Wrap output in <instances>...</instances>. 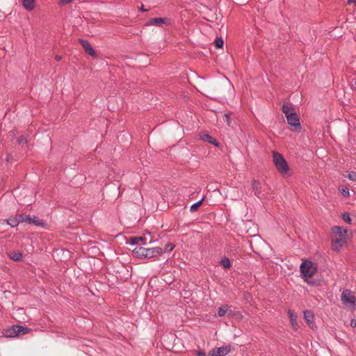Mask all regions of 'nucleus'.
Instances as JSON below:
<instances>
[{"instance_id": "1", "label": "nucleus", "mask_w": 356, "mask_h": 356, "mask_svg": "<svg viewBox=\"0 0 356 356\" xmlns=\"http://www.w3.org/2000/svg\"><path fill=\"white\" fill-rule=\"evenodd\" d=\"M163 250L159 247L144 248L136 247L132 250V254L134 257L138 259H152L161 256Z\"/></svg>"}, {"instance_id": "2", "label": "nucleus", "mask_w": 356, "mask_h": 356, "mask_svg": "<svg viewBox=\"0 0 356 356\" xmlns=\"http://www.w3.org/2000/svg\"><path fill=\"white\" fill-rule=\"evenodd\" d=\"M333 236H332V250L339 251L346 243L347 229L339 226H334L332 229Z\"/></svg>"}, {"instance_id": "3", "label": "nucleus", "mask_w": 356, "mask_h": 356, "mask_svg": "<svg viewBox=\"0 0 356 356\" xmlns=\"http://www.w3.org/2000/svg\"><path fill=\"white\" fill-rule=\"evenodd\" d=\"M300 270L303 279L307 282V279L312 277L317 272V266L311 261L305 260L301 264Z\"/></svg>"}, {"instance_id": "4", "label": "nucleus", "mask_w": 356, "mask_h": 356, "mask_svg": "<svg viewBox=\"0 0 356 356\" xmlns=\"http://www.w3.org/2000/svg\"><path fill=\"white\" fill-rule=\"evenodd\" d=\"M273 161L279 172L281 174H287L289 170V165L284 156L278 152H273Z\"/></svg>"}, {"instance_id": "5", "label": "nucleus", "mask_w": 356, "mask_h": 356, "mask_svg": "<svg viewBox=\"0 0 356 356\" xmlns=\"http://www.w3.org/2000/svg\"><path fill=\"white\" fill-rule=\"evenodd\" d=\"M30 331L31 329L29 327L20 325H14L11 329L6 330V335L8 337H15L27 334Z\"/></svg>"}, {"instance_id": "6", "label": "nucleus", "mask_w": 356, "mask_h": 356, "mask_svg": "<svg viewBox=\"0 0 356 356\" xmlns=\"http://www.w3.org/2000/svg\"><path fill=\"white\" fill-rule=\"evenodd\" d=\"M19 220H22V222H26L27 224H33L37 226L44 227V222L39 219L36 216H33V218L30 217L29 215L25 213L20 214Z\"/></svg>"}, {"instance_id": "7", "label": "nucleus", "mask_w": 356, "mask_h": 356, "mask_svg": "<svg viewBox=\"0 0 356 356\" xmlns=\"http://www.w3.org/2000/svg\"><path fill=\"white\" fill-rule=\"evenodd\" d=\"M286 120L289 124H290L293 131H300L301 129V124L300 123V118L296 113H290L286 117Z\"/></svg>"}, {"instance_id": "8", "label": "nucleus", "mask_w": 356, "mask_h": 356, "mask_svg": "<svg viewBox=\"0 0 356 356\" xmlns=\"http://www.w3.org/2000/svg\"><path fill=\"white\" fill-rule=\"evenodd\" d=\"M252 188L255 196L259 199L266 198V194L263 193L261 184L257 180H252Z\"/></svg>"}, {"instance_id": "9", "label": "nucleus", "mask_w": 356, "mask_h": 356, "mask_svg": "<svg viewBox=\"0 0 356 356\" xmlns=\"http://www.w3.org/2000/svg\"><path fill=\"white\" fill-rule=\"evenodd\" d=\"M78 42L82 46V47L84 49L85 51L88 55H90L92 57L97 56L96 51L92 47V46L88 40L79 38V39H78Z\"/></svg>"}, {"instance_id": "10", "label": "nucleus", "mask_w": 356, "mask_h": 356, "mask_svg": "<svg viewBox=\"0 0 356 356\" xmlns=\"http://www.w3.org/2000/svg\"><path fill=\"white\" fill-rule=\"evenodd\" d=\"M355 297L352 295L350 290L346 289L341 293V300L344 304L350 303L351 305H355Z\"/></svg>"}, {"instance_id": "11", "label": "nucleus", "mask_w": 356, "mask_h": 356, "mask_svg": "<svg viewBox=\"0 0 356 356\" xmlns=\"http://www.w3.org/2000/svg\"><path fill=\"white\" fill-rule=\"evenodd\" d=\"M149 25L158 26H160L161 24H164L165 25H170L171 24V19L168 17H155L151 18L149 20Z\"/></svg>"}, {"instance_id": "12", "label": "nucleus", "mask_w": 356, "mask_h": 356, "mask_svg": "<svg viewBox=\"0 0 356 356\" xmlns=\"http://www.w3.org/2000/svg\"><path fill=\"white\" fill-rule=\"evenodd\" d=\"M200 138L205 142H207L210 144L213 145L216 147L219 146V143L211 136H210L207 132L202 131L199 134Z\"/></svg>"}, {"instance_id": "13", "label": "nucleus", "mask_w": 356, "mask_h": 356, "mask_svg": "<svg viewBox=\"0 0 356 356\" xmlns=\"http://www.w3.org/2000/svg\"><path fill=\"white\" fill-rule=\"evenodd\" d=\"M304 318L307 323V325L311 327L312 329H314V314L312 312L306 310L304 312Z\"/></svg>"}, {"instance_id": "14", "label": "nucleus", "mask_w": 356, "mask_h": 356, "mask_svg": "<svg viewBox=\"0 0 356 356\" xmlns=\"http://www.w3.org/2000/svg\"><path fill=\"white\" fill-rule=\"evenodd\" d=\"M19 217L20 214H17L14 218H10L7 220H4L3 222H6L11 227H15L17 226L19 222H22V220H19Z\"/></svg>"}, {"instance_id": "15", "label": "nucleus", "mask_w": 356, "mask_h": 356, "mask_svg": "<svg viewBox=\"0 0 356 356\" xmlns=\"http://www.w3.org/2000/svg\"><path fill=\"white\" fill-rule=\"evenodd\" d=\"M282 111L284 113L286 118L288 115H290V113H296L294 107H293L291 104L286 102L282 104Z\"/></svg>"}, {"instance_id": "16", "label": "nucleus", "mask_w": 356, "mask_h": 356, "mask_svg": "<svg viewBox=\"0 0 356 356\" xmlns=\"http://www.w3.org/2000/svg\"><path fill=\"white\" fill-rule=\"evenodd\" d=\"M216 351L217 356H225L227 355L231 350V345H227L226 346H221L217 348H215Z\"/></svg>"}, {"instance_id": "17", "label": "nucleus", "mask_w": 356, "mask_h": 356, "mask_svg": "<svg viewBox=\"0 0 356 356\" xmlns=\"http://www.w3.org/2000/svg\"><path fill=\"white\" fill-rule=\"evenodd\" d=\"M288 314L292 327L295 330H296L298 327V324L297 322V316L293 313V311L290 309L289 310Z\"/></svg>"}, {"instance_id": "18", "label": "nucleus", "mask_w": 356, "mask_h": 356, "mask_svg": "<svg viewBox=\"0 0 356 356\" xmlns=\"http://www.w3.org/2000/svg\"><path fill=\"white\" fill-rule=\"evenodd\" d=\"M22 5L27 10H32L35 8V0H22Z\"/></svg>"}, {"instance_id": "19", "label": "nucleus", "mask_w": 356, "mask_h": 356, "mask_svg": "<svg viewBox=\"0 0 356 356\" xmlns=\"http://www.w3.org/2000/svg\"><path fill=\"white\" fill-rule=\"evenodd\" d=\"M146 238L144 236H131L129 238V243L131 245H137L140 241L145 244Z\"/></svg>"}, {"instance_id": "20", "label": "nucleus", "mask_w": 356, "mask_h": 356, "mask_svg": "<svg viewBox=\"0 0 356 356\" xmlns=\"http://www.w3.org/2000/svg\"><path fill=\"white\" fill-rule=\"evenodd\" d=\"M9 257L15 261H21L22 253L21 252H10L8 253Z\"/></svg>"}, {"instance_id": "21", "label": "nucleus", "mask_w": 356, "mask_h": 356, "mask_svg": "<svg viewBox=\"0 0 356 356\" xmlns=\"http://www.w3.org/2000/svg\"><path fill=\"white\" fill-rule=\"evenodd\" d=\"M220 264L225 269H229L231 268V262L228 257H225L223 259H222L220 261Z\"/></svg>"}, {"instance_id": "22", "label": "nucleus", "mask_w": 356, "mask_h": 356, "mask_svg": "<svg viewBox=\"0 0 356 356\" xmlns=\"http://www.w3.org/2000/svg\"><path fill=\"white\" fill-rule=\"evenodd\" d=\"M203 201H204V197H202V200H200L197 202L192 204L191 207L190 211L191 212L196 211L199 209V207L202 204Z\"/></svg>"}, {"instance_id": "23", "label": "nucleus", "mask_w": 356, "mask_h": 356, "mask_svg": "<svg viewBox=\"0 0 356 356\" xmlns=\"http://www.w3.org/2000/svg\"><path fill=\"white\" fill-rule=\"evenodd\" d=\"M228 309H229L228 305H225V306L219 307L218 311V316L220 317L224 316L226 314Z\"/></svg>"}, {"instance_id": "24", "label": "nucleus", "mask_w": 356, "mask_h": 356, "mask_svg": "<svg viewBox=\"0 0 356 356\" xmlns=\"http://www.w3.org/2000/svg\"><path fill=\"white\" fill-rule=\"evenodd\" d=\"M224 44V41L221 37L217 38L214 41V45L216 48H222Z\"/></svg>"}, {"instance_id": "25", "label": "nucleus", "mask_w": 356, "mask_h": 356, "mask_svg": "<svg viewBox=\"0 0 356 356\" xmlns=\"http://www.w3.org/2000/svg\"><path fill=\"white\" fill-rule=\"evenodd\" d=\"M17 143H18V144H19L21 145H24L28 143V140H27L26 137H25L24 136H20L17 138Z\"/></svg>"}, {"instance_id": "26", "label": "nucleus", "mask_w": 356, "mask_h": 356, "mask_svg": "<svg viewBox=\"0 0 356 356\" xmlns=\"http://www.w3.org/2000/svg\"><path fill=\"white\" fill-rule=\"evenodd\" d=\"M222 120L227 124L228 126H230V115L229 113H225L222 116Z\"/></svg>"}, {"instance_id": "27", "label": "nucleus", "mask_w": 356, "mask_h": 356, "mask_svg": "<svg viewBox=\"0 0 356 356\" xmlns=\"http://www.w3.org/2000/svg\"><path fill=\"white\" fill-rule=\"evenodd\" d=\"M343 219L345 222H346L348 224H350L352 222V219L350 217V215L348 213H344L343 214Z\"/></svg>"}, {"instance_id": "28", "label": "nucleus", "mask_w": 356, "mask_h": 356, "mask_svg": "<svg viewBox=\"0 0 356 356\" xmlns=\"http://www.w3.org/2000/svg\"><path fill=\"white\" fill-rule=\"evenodd\" d=\"M347 177L351 181H356V172H350Z\"/></svg>"}, {"instance_id": "29", "label": "nucleus", "mask_w": 356, "mask_h": 356, "mask_svg": "<svg viewBox=\"0 0 356 356\" xmlns=\"http://www.w3.org/2000/svg\"><path fill=\"white\" fill-rule=\"evenodd\" d=\"M341 193L344 197H348L349 196V190H348V188H346V187L341 188Z\"/></svg>"}, {"instance_id": "30", "label": "nucleus", "mask_w": 356, "mask_h": 356, "mask_svg": "<svg viewBox=\"0 0 356 356\" xmlns=\"http://www.w3.org/2000/svg\"><path fill=\"white\" fill-rule=\"evenodd\" d=\"M175 248V245L172 244V243H168L166 245H165V250L166 251H172Z\"/></svg>"}, {"instance_id": "31", "label": "nucleus", "mask_w": 356, "mask_h": 356, "mask_svg": "<svg viewBox=\"0 0 356 356\" xmlns=\"http://www.w3.org/2000/svg\"><path fill=\"white\" fill-rule=\"evenodd\" d=\"M72 0H60L58 4L60 6H64L70 3Z\"/></svg>"}, {"instance_id": "32", "label": "nucleus", "mask_w": 356, "mask_h": 356, "mask_svg": "<svg viewBox=\"0 0 356 356\" xmlns=\"http://www.w3.org/2000/svg\"><path fill=\"white\" fill-rule=\"evenodd\" d=\"M196 355L197 356H206V353H205V352L204 350H199L197 351Z\"/></svg>"}, {"instance_id": "33", "label": "nucleus", "mask_w": 356, "mask_h": 356, "mask_svg": "<svg viewBox=\"0 0 356 356\" xmlns=\"http://www.w3.org/2000/svg\"><path fill=\"white\" fill-rule=\"evenodd\" d=\"M207 356H217V354H216V349L213 348V350H211Z\"/></svg>"}, {"instance_id": "34", "label": "nucleus", "mask_w": 356, "mask_h": 356, "mask_svg": "<svg viewBox=\"0 0 356 356\" xmlns=\"http://www.w3.org/2000/svg\"><path fill=\"white\" fill-rule=\"evenodd\" d=\"M88 24H94V18L84 17Z\"/></svg>"}, {"instance_id": "35", "label": "nucleus", "mask_w": 356, "mask_h": 356, "mask_svg": "<svg viewBox=\"0 0 356 356\" xmlns=\"http://www.w3.org/2000/svg\"><path fill=\"white\" fill-rule=\"evenodd\" d=\"M350 325L352 327H356V320L352 319Z\"/></svg>"}, {"instance_id": "36", "label": "nucleus", "mask_w": 356, "mask_h": 356, "mask_svg": "<svg viewBox=\"0 0 356 356\" xmlns=\"http://www.w3.org/2000/svg\"><path fill=\"white\" fill-rule=\"evenodd\" d=\"M55 59L57 60V61H59L62 59V56H59V55H56L55 56Z\"/></svg>"}, {"instance_id": "37", "label": "nucleus", "mask_w": 356, "mask_h": 356, "mask_svg": "<svg viewBox=\"0 0 356 356\" xmlns=\"http://www.w3.org/2000/svg\"><path fill=\"white\" fill-rule=\"evenodd\" d=\"M351 3H356V0H348V4H350Z\"/></svg>"}, {"instance_id": "38", "label": "nucleus", "mask_w": 356, "mask_h": 356, "mask_svg": "<svg viewBox=\"0 0 356 356\" xmlns=\"http://www.w3.org/2000/svg\"><path fill=\"white\" fill-rule=\"evenodd\" d=\"M140 10L141 11H143V12H145V11H146V10H147L144 8L143 5H142V6H141V7H140Z\"/></svg>"}]
</instances>
